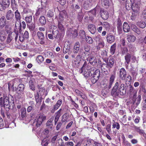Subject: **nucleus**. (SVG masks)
<instances>
[{
    "label": "nucleus",
    "instance_id": "nucleus-1",
    "mask_svg": "<svg viewBox=\"0 0 146 146\" xmlns=\"http://www.w3.org/2000/svg\"><path fill=\"white\" fill-rule=\"evenodd\" d=\"M94 70L93 68L91 67L88 64H83L81 68L80 73H82L86 77H88L92 75V71Z\"/></svg>",
    "mask_w": 146,
    "mask_h": 146
},
{
    "label": "nucleus",
    "instance_id": "nucleus-2",
    "mask_svg": "<svg viewBox=\"0 0 146 146\" xmlns=\"http://www.w3.org/2000/svg\"><path fill=\"white\" fill-rule=\"evenodd\" d=\"M140 2H134L133 3L131 9L133 11L131 17H134L139 13Z\"/></svg>",
    "mask_w": 146,
    "mask_h": 146
},
{
    "label": "nucleus",
    "instance_id": "nucleus-3",
    "mask_svg": "<svg viewBox=\"0 0 146 146\" xmlns=\"http://www.w3.org/2000/svg\"><path fill=\"white\" fill-rule=\"evenodd\" d=\"M115 73L111 75L109 81L106 84H104V89L107 92H108L111 88L115 77Z\"/></svg>",
    "mask_w": 146,
    "mask_h": 146
},
{
    "label": "nucleus",
    "instance_id": "nucleus-4",
    "mask_svg": "<svg viewBox=\"0 0 146 146\" xmlns=\"http://www.w3.org/2000/svg\"><path fill=\"white\" fill-rule=\"evenodd\" d=\"M119 85L118 82H116L113 88L111 91V94L113 96H116L119 95V91L121 90L126 91V89L125 88L120 89V90L118 88Z\"/></svg>",
    "mask_w": 146,
    "mask_h": 146
},
{
    "label": "nucleus",
    "instance_id": "nucleus-5",
    "mask_svg": "<svg viewBox=\"0 0 146 146\" xmlns=\"http://www.w3.org/2000/svg\"><path fill=\"white\" fill-rule=\"evenodd\" d=\"M46 119V116H44L42 114L40 115L35 119L33 124L37 127H39L41 124L42 121Z\"/></svg>",
    "mask_w": 146,
    "mask_h": 146
},
{
    "label": "nucleus",
    "instance_id": "nucleus-6",
    "mask_svg": "<svg viewBox=\"0 0 146 146\" xmlns=\"http://www.w3.org/2000/svg\"><path fill=\"white\" fill-rule=\"evenodd\" d=\"M9 5V0H2L1 3L0 2V10L3 11L8 8Z\"/></svg>",
    "mask_w": 146,
    "mask_h": 146
},
{
    "label": "nucleus",
    "instance_id": "nucleus-7",
    "mask_svg": "<svg viewBox=\"0 0 146 146\" xmlns=\"http://www.w3.org/2000/svg\"><path fill=\"white\" fill-rule=\"evenodd\" d=\"M15 15L16 19L15 27L17 29V23H19L20 25H21V17L20 13L18 10L17 9L16 10V11L15 12Z\"/></svg>",
    "mask_w": 146,
    "mask_h": 146
},
{
    "label": "nucleus",
    "instance_id": "nucleus-8",
    "mask_svg": "<svg viewBox=\"0 0 146 146\" xmlns=\"http://www.w3.org/2000/svg\"><path fill=\"white\" fill-rule=\"evenodd\" d=\"M39 43L40 44L43 45L45 43V37L44 34L40 31H38L36 34Z\"/></svg>",
    "mask_w": 146,
    "mask_h": 146
},
{
    "label": "nucleus",
    "instance_id": "nucleus-9",
    "mask_svg": "<svg viewBox=\"0 0 146 146\" xmlns=\"http://www.w3.org/2000/svg\"><path fill=\"white\" fill-rule=\"evenodd\" d=\"M25 89V86L23 84H20L18 86L17 90L18 92H21V94H19L18 93V98H20L23 97L24 95V90Z\"/></svg>",
    "mask_w": 146,
    "mask_h": 146
},
{
    "label": "nucleus",
    "instance_id": "nucleus-10",
    "mask_svg": "<svg viewBox=\"0 0 146 146\" xmlns=\"http://www.w3.org/2000/svg\"><path fill=\"white\" fill-rule=\"evenodd\" d=\"M100 15L102 18L104 20L107 19L109 17L108 12L104 9H101L100 11Z\"/></svg>",
    "mask_w": 146,
    "mask_h": 146
},
{
    "label": "nucleus",
    "instance_id": "nucleus-11",
    "mask_svg": "<svg viewBox=\"0 0 146 146\" xmlns=\"http://www.w3.org/2000/svg\"><path fill=\"white\" fill-rule=\"evenodd\" d=\"M107 42L109 43H111L115 40V36L111 33L108 34L106 38Z\"/></svg>",
    "mask_w": 146,
    "mask_h": 146
},
{
    "label": "nucleus",
    "instance_id": "nucleus-12",
    "mask_svg": "<svg viewBox=\"0 0 146 146\" xmlns=\"http://www.w3.org/2000/svg\"><path fill=\"white\" fill-rule=\"evenodd\" d=\"M116 26L118 33L119 34H120L122 31V23L121 20L119 18H118L116 21Z\"/></svg>",
    "mask_w": 146,
    "mask_h": 146
},
{
    "label": "nucleus",
    "instance_id": "nucleus-13",
    "mask_svg": "<svg viewBox=\"0 0 146 146\" xmlns=\"http://www.w3.org/2000/svg\"><path fill=\"white\" fill-rule=\"evenodd\" d=\"M10 102H9V98L7 97H4L3 106L6 108H9L10 107Z\"/></svg>",
    "mask_w": 146,
    "mask_h": 146
},
{
    "label": "nucleus",
    "instance_id": "nucleus-14",
    "mask_svg": "<svg viewBox=\"0 0 146 146\" xmlns=\"http://www.w3.org/2000/svg\"><path fill=\"white\" fill-rule=\"evenodd\" d=\"M6 18L7 20H12L14 17V14L13 12L11 10L8 11L6 14Z\"/></svg>",
    "mask_w": 146,
    "mask_h": 146
},
{
    "label": "nucleus",
    "instance_id": "nucleus-15",
    "mask_svg": "<svg viewBox=\"0 0 146 146\" xmlns=\"http://www.w3.org/2000/svg\"><path fill=\"white\" fill-rule=\"evenodd\" d=\"M129 92L131 95H133V98H135L136 96L137 91L135 90L131 85L129 86Z\"/></svg>",
    "mask_w": 146,
    "mask_h": 146
},
{
    "label": "nucleus",
    "instance_id": "nucleus-16",
    "mask_svg": "<svg viewBox=\"0 0 146 146\" xmlns=\"http://www.w3.org/2000/svg\"><path fill=\"white\" fill-rule=\"evenodd\" d=\"M88 31L92 34H94L96 31V28L95 26L92 24L89 25L88 27Z\"/></svg>",
    "mask_w": 146,
    "mask_h": 146
},
{
    "label": "nucleus",
    "instance_id": "nucleus-17",
    "mask_svg": "<svg viewBox=\"0 0 146 146\" xmlns=\"http://www.w3.org/2000/svg\"><path fill=\"white\" fill-rule=\"evenodd\" d=\"M126 72L125 69L122 68L120 71V77L122 80H124L126 77Z\"/></svg>",
    "mask_w": 146,
    "mask_h": 146
},
{
    "label": "nucleus",
    "instance_id": "nucleus-18",
    "mask_svg": "<svg viewBox=\"0 0 146 146\" xmlns=\"http://www.w3.org/2000/svg\"><path fill=\"white\" fill-rule=\"evenodd\" d=\"M127 39L129 42H133L135 41L136 39L135 36L132 35H128L127 36Z\"/></svg>",
    "mask_w": 146,
    "mask_h": 146
},
{
    "label": "nucleus",
    "instance_id": "nucleus-19",
    "mask_svg": "<svg viewBox=\"0 0 146 146\" xmlns=\"http://www.w3.org/2000/svg\"><path fill=\"white\" fill-rule=\"evenodd\" d=\"M133 3L131 0H126L125 3V7L127 10L131 9L132 7Z\"/></svg>",
    "mask_w": 146,
    "mask_h": 146
},
{
    "label": "nucleus",
    "instance_id": "nucleus-20",
    "mask_svg": "<svg viewBox=\"0 0 146 146\" xmlns=\"http://www.w3.org/2000/svg\"><path fill=\"white\" fill-rule=\"evenodd\" d=\"M63 53L66 54L68 53L69 55L72 53V51L70 50V47L68 45L64 46L63 49Z\"/></svg>",
    "mask_w": 146,
    "mask_h": 146
},
{
    "label": "nucleus",
    "instance_id": "nucleus-21",
    "mask_svg": "<svg viewBox=\"0 0 146 146\" xmlns=\"http://www.w3.org/2000/svg\"><path fill=\"white\" fill-rule=\"evenodd\" d=\"M123 29L125 32H128L129 31L130 28L129 25L126 22H125L123 25Z\"/></svg>",
    "mask_w": 146,
    "mask_h": 146
},
{
    "label": "nucleus",
    "instance_id": "nucleus-22",
    "mask_svg": "<svg viewBox=\"0 0 146 146\" xmlns=\"http://www.w3.org/2000/svg\"><path fill=\"white\" fill-rule=\"evenodd\" d=\"M80 44L79 42H76L73 48V52L75 54L78 53L80 50Z\"/></svg>",
    "mask_w": 146,
    "mask_h": 146
},
{
    "label": "nucleus",
    "instance_id": "nucleus-23",
    "mask_svg": "<svg viewBox=\"0 0 146 146\" xmlns=\"http://www.w3.org/2000/svg\"><path fill=\"white\" fill-rule=\"evenodd\" d=\"M46 23V21L45 17L42 16L40 17L39 19V23L42 26L45 25Z\"/></svg>",
    "mask_w": 146,
    "mask_h": 146
},
{
    "label": "nucleus",
    "instance_id": "nucleus-24",
    "mask_svg": "<svg viewBox=\"0 0 146 146\" xmlns=\"http://www.w3.org/2000/svg\"><path fill=\"white\" fill-rule=\"evenodd\" d=\"M69 115L67 113H65L62 116L61 121L62 122H67L69 120Z\"/></svg>",
    "mask_w": 146,
    "mask_h": 146
},
{
    "label": "nucleus",
    "instance_id": "nucleus-25",
    "mask_svg": "<svg viewBox=\"0 0 146 146\" xmlns=\"http://www.w3.org/2000/svg\"><path fill=\"white\" fill-rule=\"evenodd\" d=\"M38 92H37L36 94H35V98L36 103H38L39 102H41L42 101V97L40 96V98Z\"/></svg>",
    "mask_w": 146,
    "mask_h": 146
},
{
    "label": "nucleus",
    "instance_id": "nucleus-26",
    "mask_svg": "<svg viewBox=\"0 0 146 146\" xmlns=\"http://www.w3.org/2000/svg\"><path fill=\"white\" fill-rule=\"evenodd\" d=\"M5 18L4 16H2L0 19V27L2 28L5 24Z\"/></svg>",
    "mask_w": 146,
    "mask_h": 146
},
{
    "label": "nucleus",
    "instance_id": "nucleus-27",
    "mask_svg": "<svg viewBox=\"0 0 146 146\" xmlns=\"http://www.w3.org/2000/svg\"><path fill=\"white\" fill-rule=\"evenodd\" d=\"M25 20L27 24L32 23V15H27L25 18Z\"/></svg>",
    "mask_w": 146,
    "mask_h": 146
},
{
    "label": "nucleus",
    "instance_id": "nucleus-28",
    "mask_svg": "<svg viewBox=\"0 0 146 146\" xmlns=\"http://www.w3.org/2000/svg\"><path fill=\"white\" fill-rule=\"evenodd\" d=\"M84 17V14L82 11V9L78 13L77 18L78 20L80 21H81L83 19Z\"/></svg>",
    "mask_w": 146,
    "mask_h": 146
},
{
    "label": "nucleus",
    "instance_id": "nucleus-29",
    "mask_svg": "<svg viewBox=\"0 0 146 146\" xmlns=\"http://www.w3.org/2000/svg\"><path fill=\"white\" fill-rule=\"evenodd\" d=\"M137 26L142 29L144 28L146 26V23L145 22L143 21L137 22Z\"/></svg>",
    "mask_w": 146,
    "mask_h": 146
},
{
    "label": "nucleus",
    "instance_id": "nucleus-30",
    "mask_svg": "<svg viewBox=\"0 0 146 146\" xmlns=\"http://www.w3.org/2000/svg\"><path fill=\"white\" fill-rule=\"evenodd\" d=\"M21 115L23 118L25 117L26 114V110L25 108H22L20 110Z\"/></svg>",
    "mask_w": 146,
    "mask_h": 146
},
{
    "label": "nucleus",
    "instance_id": "nucleus-31",
    "mask_svg": "<svg viewBox=\"0 0 146 146\" xmlns=\"http://www.w3.org/2000/svg\"><path fill=\"white\" fill-rule=\"evenodd\" d=\"M11 7L13 11H15L17 9V5L15 0H11Z\"/></svg>",
    "mask_w": 146,
    "mask_h": 146
},
{
    "label": "nucleus",
    "instance_id": "nucleus-32",
    "mask_svg": "<svg viewBox=\"0 0 146 146\" xmlns=\"http://www.w3.org/2000/svg\"><path fill=\"white\" fill-rule=\"evenodd\" d=\"M101 3L102 5L104 7L106 6L107 7L109 5V0H101Z\"/></svg>",
    "mask_w": 146,
    "mask_h": 146
},
{
    "label": "nucleus",
    "instance_id": "nucleus-33",
    "mask_svg": "<svg viewBox=\"0 0 146 146\" xmlns=\"http://www.w3.org/2000/svg\"><path fill=\"white\" fill-rule=\"evenodd\" d=\"M141 97V96L140 95L138 96V97L136 98L135 100L133 101V104L134 105L135 104L136 106H137L140 103Z\"/></svg>",
    "mask_w": 146,
    "mask_h": 146
},
{
    "label": "nucleus",
    "instance_id": "nucleus-34",
    "mask_svg": "<svg viewBox=\"0 0 146 146\" xmlns=\"http://www.w3.org/2000/svg\"><path fill=\"white\" fill-rule=\"evenodd\" d=\"M27 27L31 31H33L35 27V24L33 22L27 24Z\"/></svg>",
    "mask_w": 146,
    "mask_h": 146
},
{
    "label": "nucleus",
    "instance_id": "nucleus-35",
    "mask_svg": "<svg viewBox=\"0 0 146 146\" xmlns=\"http://www.w3.org/2000/svg\"><path fill=\"white\" fill-rule=\"evenodd\" d=\"M29 84L30 89L33 91H35V87L32 80H31L29 81Z\"/></svg>",
    "mask_w": 146,
    "mask_h": 146
},
{
    "label": "nucleus",
    "instance_id": "nucleus-36",
    "mask_svg": "<svg viewBox=\"0 0 146 146\" xmlns=\"http://www.w3.org/2000/svg\"><path fill=\"white\" fill-rule=\"evenodd\" d=\"M116 44L115 43L111 46L110 51L111 54L113 55L116 49Z\"/></svg>",
    "mask_w": 146,
    "mask_h": 146
},
{
    "label": "nucleus",
    "instance_id": "nucleus-37",
    "mask_svg": "<svg viewBox=\"0 0 146 146\" xmlns=\"http://www.w3.org/2000/svg\"><path fill=\"white\" fill-rule=\"evenodd\" d=\"M113 122L112 123V128L114 129L116 127L117 129H119L120 128V125L117 122H116L114 120H113Z\"/></svg>",
    "mask_w": 146,
    "mask_h": 146
},
{
    "label": "nucleus",
    "instance_id": "nucleus-38",
    "mask_svg": "<svg viewBox=\"0 0 146 146\" xmlns=\"http://www.w3.org/2000/svg\"><path fill=\"white\" fill-rule=\"evenodd\" d=\"M79 36L82 39L86 37L85 33L84 30H81L79 33Z\"/></svg>",
    "mask_w": 146,
    "mask_h": 146
},
{
    "label": "nucleus",
    "instance_id": "nucleus-39",
    "mask_svg": "<svg viewBox=\"0 0 146 146\" xmlns=\"http://www.w3.org/2000/svg\"><path fill=\"white\" fill-rule=\"evenodd\" d=\"M94 59V58H90L89 61V62L91 64V63L92 64L93 63H97L98 64H100L101 62H100L101 61H100L98 59H94L92 62L91 61Z\"/></svg>",
    "mask_w": 146,
    "mask_h": 146
},
{
    "label": "nucleus",
    "instance_id": "nucleus-40",
    "mask_svg": "<svg viewBox=\"0 0 146 146\" xmlns=\"http://www.w3.org/2000/svg\"><path fill=\"white\" fill-rule=\"evenodd\" d=\"M83 7L86 10L89 9L90 7L89 1H85L83 4Z\"/></svg>",
    "mask_w": 146,
    "mask_h": 146
},
{
    "label": "nucleus",
    "instance_id": "nucleus-41",
    "mask_svg": "<svg viewBox=\"0 0 146 146\" xmlns=\"http://www.w3.org/2000/svg\"><path fill=\"white\" fill-rule=\"evenodd\" d=\"M38 11H39L40 13H42V15H44L46 13V10L45 9V7H39L38 9Z\"/></svg>",
    "mask_w": 146,
    "mask_h": 146
},
{
    "label": "nucleus",
    "instance_id": "nucleus-42",
    "mask_svg": "<svg viewBox=\"0 0 146 146\" xmlns=\"http://www.w3.org/2000/svg\"><path fill=\"white\" fill-rule=\"evenodd\" d=\"M86 40L87 42L89 44H91L93 43V40L91 37L87 36L86 38Z\"/></svg>",
    "mask_w": 146,
    "mask_h": 146
},
{
    "label": "nucleus",
    "instance_id": "nucleus-43",
    "mask_svg": "<svg viewBox=\"0 0 146 146\" xmlns=\"http://www.w3.org/2000/svg\"><path fill=\"white\" fill-rule=\"evenodd\" d=\"M102 25L107 30L110 29V26L109 24L106 22H104L102 23Z\"/></svg>",
    "mask_w": 146,
    "mask_h": 146
},
{
    "label": "nucleus",
    "instance_id": "nucleus-44",
    "mask_svg": "<svg viewBox=\"0 0 146 146\" xmlns=\"http://www.w3.org/2000/svg\"><path fill=\"white\" fill-rule=\"evenodd\" d=\"M100 76V72L99 70L97 69L95 70L93 74V76L99 78Z\"/></svg>",
    "mask_w": 146,
    "mask_h": 146
},
{
    "label": "nucleus",
    "instance_id": "nucleus-45",
    "mask_svg": "<svg viewBox=\"0 0 146 146\" xmlns=\"http://www.w3.org/2000/svg\"><path fill=\"white\" fill-rule=\"evenodd\" d=\"M36 60L38 63H41L44 60L43 57L41 56H38L37 57Z\"/></svg>",
    "mask_w": 146,
    "mask_h": 146
},
{
    "label": "nucleus",
    "instance_id": "nucleus-46",
    "mask_svg": "<svg viewBox=\"0 0 146 146\" xmlns=\"http://www.w3.org/2000/svg\"><path fill=\"white\" fill-rule=\"evenodd\" d=\"M131 56L129 53H127L125 56L126 62L127 64L129 63L130 61Z\"/></svg>",
    "mask_w": 146,
    "mask_h": 146
},
{
    "label": "nucleus",
    "instance_id": "nucleus-47",
    "mask_svg": "<svg viewBox=\"0 0 146 146\" xmlns=\"http://www.w3.org/2000/svg\"><path fill=\"white\" fill-rule=\"evenodd\" d=\"M54 13L52 11L49 10L47 12V16L48 17H52L54 16Z\"/></svg>",
    "mask_w": 146,
    "mask_h": 146
},
{
    "label": "nucleus",
    "instance_id": "nucleus-48",
    "mask_svg": "<svg viewBox=\"0 0 146 146\" xmlns=\"http://www.w3.org/2000/svg\"><path fill=\"white\" fill-rule=\"evenodd\" d=\"M55 115H56L54 119V123L55 125H56L57 123V121L58 120L61 115H59L58 114H56L55 113Z\"/></svg>",
    "mask_w": 146,
    "mask_h": 146
},
{
    "label": "nucleus",
    "instance_id": "nucleus-49",
    "mask_svg": "<svg viewBox=\"0 0 146 146\" xmlns=\"http://www.w3.org/2000/svg\"><path fill=\"white\" fill-rule=\"evenodd\" d=\"M45 91V89L44 88H41L40 89L38 93L40 96L42 97V96L44 95Z\"/></svg>",
    "mask_w": 146,
    "mask_h": 146
},
{
    "label": "nucleus",
    "instance_id": "nucleus-50",
    "mask_svg": "<svg viewBox=\"0 0 146 146\" xmlns=\"http://www.w3.org/2000/svg\"><path fill=\"white\" fill-rule=\"evenodd\" d=\"M72 38H75L77 37L78 35V32L75 29L74 31L73 30L72 33Z\"/></svg>",
    "mask_w": 146,
    "mask_h": 146
},
{
    "label": "nucleus",
    "instance_id": "nucleus-51",
    "mask_svg": "<svg viewBox=\"0 0 146 146\" xmlns=\"http://www.w3.org/2000/svg\"><path fill=\"white\" fill-rule=\"evenodd\" d=\"M52 35L55 38L57 37L58 34H59V32L58 30H56L54 31L53 30L52 32Z\"/></svg>",
    "mask_w": 146,
    "mask_h": 146
},
{
    "label": "nucleus",
    "instance_id": "nucleus-52",
    "mask_svg": "<svg viewBox=\"0 0 146 146\" xmlns=\"http://www.w3.org/2000/svg\"><path fill=\"white\" fill-rule=\"evenodd\" d=\"M36 117V115L35 113H30V118L29 119V121H30L31 120L33 119L35 117Z\"/></svg>",
    "mask_w": 146,
    "mask_h": 146
},
{
    "label": "nucleus",
    "instance_id": "nucleus-53",
    "mask_svg": "<svg viewBox=\"0 0 146 146\" xmlns=\"http://www.w3.org/2000/svg\"><path fill=\"white\" fill-rule=\"evenodd\" d=\"M58 27L59 29L61 31H64V27L63 26L62 24L60 22H58Z\"/></svg>",
    "mask_w": 146,
    "mask_h": 146
},
{
    "label": "nucleus",
    "instance_id": "nucleus-54",
    "mask_svg": "<svg viewBox=\"0 0 146 146\" xmlns=\"http://www.w3.org/2000/svg\"><path fill=\"white\" fill-rule=\"evenodd\" d=\"M84 48L85 51L88 52L90 51V48L89 45L86 44L84 45Z\"/></svg>",
    "mask_w": 146,
    "mask_h": 146
},
{
    "label": "nucleus",
    "instance_id": "nucleus-55",
    "mask_svg": "<svg viewBox=\"0 0 146 146\" xmlns=\"http://www.w3.org/2000/svg\"><path fill=\"white\" fill-rule=\"evenodd\" d=\"M73 30L71 28L68 29L66 34L68 36H71Z\"/></svg>",
    "mask_w": 146,
    "mask_h": 146
},
{
    "label": "nucleus",
    "instance_id": "nucleus-56",
    "mask_svg": "<svg viewBox=\"0 0 146 146\" xmlns=\"http://www.w3.org/2000/svg\"><path fill=\"white\" fill-rule=\"evenodd\" d=\"M98 79L99 78H97V77H94V76H93L91 78V81L92 83L94 84L96 83Z\"/></svg>",
    "mask_w": 146,
    "mask_h": 146
},
{
    "label": "nucleus",
    "instance_id": "nucleus-57",
    "mask_svg": "<svg viewBox=\"0 0 146 146\" xmlns=\"http://www.w3.org/2000/svg\"><path fill=\"white\" fill-rule=\"evenodd\" d=\"M13 38L11 36L10 34L8 35L7 40V43H10L12 40Z\"/></svg>",
    "mask_w": 146,
    "mask_h": 146
},
{
    "label": "nucleus",
    "instance_id": "nucleus-58",
    "mask_svg": "<svg viewBox=\"0 0 146 146\" xmlns=\"http://www.w3.org/2000/svg\"><path fill=\"white\" fill-rule=\"evenodd\" d=\"M128 52V50L127 48L124 47L121 50V53L122 54L124 55V54L127 53Z\"/></svg>",
    "mask_w": 146,
    "mask_h": 146
},
{
    "label": "nucleus",
    "instance_id": "nucleus-59",
    "mask_svg": "<svg viewBox=\"0 0 146 146\" xmlns=\"http://www.w3.org/2000/svg\"><path fill=\"white\" fill-rule=\"evenodd\" d=\"M111 125L108 124L106 126V129L109 133H110L111 132Z\"/></svg>",
    "mask_w": 146,
    "mask_h": 146
},
{
    "label": "nucleus",
    "instance_id": "nucleus-60",
    "mask_svg": "<svg viewBox=\"0 0 146 146\" xmlns=\"http://www.w3.org/2000/svg\"><path fill=\"white\" fill-rule=\"evenodd\" d=\"M25 38H26L23 35V34H20L19 36V39L20 41H23Z\"/></svg>",
    "mask_w": 146,
    "mask_h": 146
},
{
    "label": "nucleus",
    "instance_id": "nucleus-61",
    "mask_svg": "<svg viewBox=\"0 0 146 146\" xmlns=\"http://www.w3.org/2000/svg\"><path fill=\"white\" fill-rule=\"evenodd\" d=\"M58 143L60 146H63L64 144V142L63 140L59 138L57 140Z\"/></svg>",
    "mask_w": 146,
    "mask_h": 146
},
{
    "label": "nucleus",
    "instance_id": "nucleus-62",
    "mask_svg": "<svg viewBox=\"0 0 146 146\" xmlns=\"http://www.w3.org/2000/svg\"><path fill=\"white\" fill-rule=\"evenodd\" d=\"M74 143L72 141L67 142L65 143V145L63 146H73Z\"/></svg>",
    "mask_w": 146,
    "mask_h": 146
},
{
    "label": "nucleus",
    "instance_id": "nucleus-63",
    "mask_svg": "<svg viewBox=\"0 0 146 146\" xmlns=\"http://www.w3.org/2000/svg\"><path fill=\"white\" fill-rule=\"evenodd\" d=\"M6 38L5 35L1 33L0 35V39L1 41H4Z\"/></svg>",
    "mask_w": 146,
    "mask_h": 146
},
{
    "label": "nucleus",
    "instance_id": "nucleus-64",
    "mask_svg": "<svg viewBox=\"0 0 146 146\" xmlns=\"http://www.w3.org/2000/svg\"><path fill=\"white\" fill-rule=\"evenodd\" d=\"M142 15L143 17L146 19V6L145 7L142 12Z\"/></svg>",
    "mask_w": 146,
    "mask_h": 146
}]
</instances>
